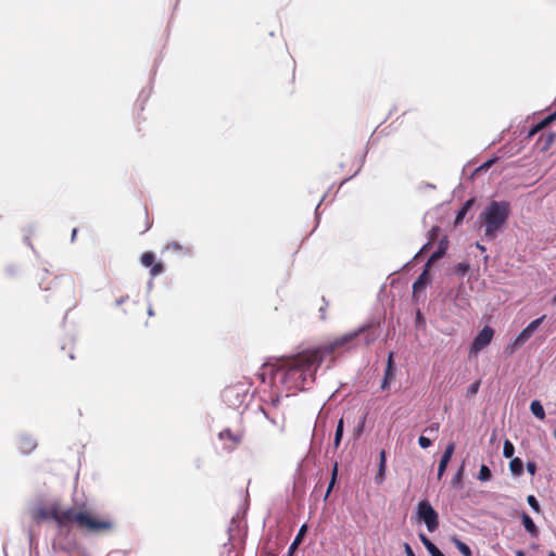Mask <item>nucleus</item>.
Masks as SVG:
<instances>
[{
  "label": "nucleus",
  "mask_w": 556,
  "mask_h": 556,
  "mask_svg": "<svg viewBox=\"0 0 556 556\" xmlns=\"http://www.w3.org/2000/svg\"><path fill=\"white\" fill-rule=\"evenodd\" d=\"M320 356L313 350H305L296 355L278 359L275 364H264L261 380L269 376L273 386L286 391L303 390L308 381H314Z\"/></svg>",
  "instance_id": "obj_1"
},
{
  "label": "nucleus",
  "mask_w": 556,
  "mask_h": 556,
  "mask_svg": "<svg viewBox=\"0 0 556 556\" xmlns=\"http://www.w3.org/2000/svg\"><path fill=\"white\" fill-rule=\"evenodd\" d=\"M34 519L37 521L53 520L61 529L76 526L77 529L88 533H104L114 528V522L110 517L94 514L86 505L66 509L59 505L39 507L34 511Z\"/></svg>",
  "instance_id": "obj_2"
},
{
  "label": "nucleus",
  "mask_w": 556,
  "mask_h": 556,
  "mask_svg": "<svg viewBox=\"0 0 556 556\" xmlns=\"http://www.w3.org/2000/svg\"><path fill=\"white\" fill-rule=\"evenodd\" d=\"M510 205L506 201H492L480 215L484 222V236L488 239H494L497 231L505 225L509 217Z\"/></svg>",
  "instance_id": "obj_3"
},
{
  "label": "nucleus",
  "mask_w": 556,
  "mask_h": 556,
  "mask_svg": "<svg viewBox=\"0 0 556 556\" xmlns=\"http://www.w3.org/2000/svg\"><path fill=\"white\" fill-rule=\"evenodd\" d=\"M363 331H364V328H359L352 332L342 334V336L333 339L332 341L325 343L320 346H317L315 349H312V350L314 351V353H316L317 355L320 356V363H323L325 356L334 353L338 349L346 346L354 339H356Z\"/></svg>",
  "instance_id": "obj_4"
},
{
  "label": "nucleus",
  "mask_w": 556,
  "mask_h": 556,
  "mask_svg": "<svg viewBox=\"0 0 556 556\" xmlns=\"http://www.w3.org/2000/svg\"><path fill=\"white\" fill-rule=\"evenodd\" d=\"M417 514L420 520H422L428 531L433 532L439 527V516L433 509L431 504L424 500L418 503Z\"/></svg>",
  "instance_id": "obj_5"
},
{
  "label": "nucleus",
  "mask_w": 556,
  "mask_h": 556,
  "mask_svg": "<svg viewBox=\"0 0 556 556\" xmlns=\"http://www.w3.org/2000/svg\"><path fill=\"white\" fill-rule=\"evenodd\" d=\"M494 336V330L485 326L472 340L470 344V354H478L481 350H483L485 346H488Z\"/></svg>",
  "instance_id": "obj_6"
},
{
  "label": "nucleus",
  "mask_w": 556,
  "mask_h": 556,
  "mask_svg": "<svg viewBox=\"0 0 556 556\" xmlns=\"http://www.w3.org/2000/svg\"><path fill=\"white\" fill-rule=\"evenodd\" d=\"M140 262L142 266L150 268L151 277H156L163 273L164 266L161 262H156L155 254L153 252H144L141 255Z\"/></svg>",
  "instance_id": "obj_7"
},
{
  "label": "nucleus",
  "mask_w": 556,
  "mask_h": 556,
  "mask_svg": "<svg viewBox=\"0 0 556 556\" xmlns=\"http://www.w3.org/2000/svg\"><path fill=\"white\" fill-rule=\"evenodd\" d=\"M219 439L223 441H227L228 444L226 447L228 450H233L237 445L240 444L242 435L240 433H233L230 429H225L219 432Z\"/></svg>",
  "instance_id": "obj_8"
},
{
  "label": "nucleus",
  "mask_w": 556,
  "mask_h": 556,
  "mask_svg": "<svg viewBox=\"0 0 556 556\" xmlns=\"http://www.w3.org/2000/svg\"><path fill=\"white\" fill-rule=\"evenodd\" d=\"M393 377H394L393 353H390L389 357H388L387 368L384 370V377H383V380L381 383L382 390H386L389 388L390 382L393 379Z\"/></svg>",
  "instance_id": "obj_9"
},
{
  "label": "nucleus",
  "mask_w": 556,
  "mask_h": 556,
  "mask_svg": "<svg viewBox=\"0 0 556 556\" xmlns=\"http://www.w3.org/2000/svg\"><path fill=\"white\" fill-rule=\"evenodd\" d=\"M521 521H522V525H523L526 531L532 538L536 539L539 536V534H540V531H539L538 527L535 526L534 521L532 520V518L527 513H522L521 514Z\"/></svg>",
  "instance_id": "obj_10"
},
{
  "label": "nucleus",
  "mask_w": 556,
  "mask_h": 556,
  "mask_svg": "<svg viewBox=\"0 0 556 556\" xmlns=\"http://www.w3.org/2000/svg\"><path fill=\"white\" fill-rule=\"evenodd\" d=\"M307 531V525H303L296 536L294 538L293 542L291 543V545L289 546V549H288V556H293V554L295 553V551L298 549L299 545L302 543L303 541V538L305 535Z\"/></svg>",
  "instance_id": "obj_11"
},
{
  "label": "nucleus",
  "mask_w": 556,
  "mask_h": 556,
  "mask_svg": "<svg viewBox=\"0 0 556 556\" xmlns=\"http://www.w3.org/2000/svg\"><path fill=\"white\" fill-rule=\"evenodd\" d=\"M555 139H556L555 132L549 131L546 134H542L539 138L538 144L540 146V149L542 151H547L554 143Z\"/></svg>",
  "instance_id": "obj_12"
},
{
  "label": "nucleus",
  "mask_w": 556,
  "mask_h": 556,
  "mask_svg": "<svg viewBox=\"0 0 556 556\" xmlns=\"http://www.w3.org/2000/svg\"><path fill=\"white\" fill-rule=\"evenodd\" d=\"M36 446V441L30 437H22L18 441V447L23 453H30Z\"/></svg>",
  "instance_id": "obj_13"
},
{
  "label": "nucleus",
  "mask_w": 556,
  "mask_h": 556,
  "mask_svg": "<svg viewBox=\"0 0 556 556\" xmlns=\"http://www.w3.org/2000/svg\"><path fill=\"white\" fill-rule=\"evenodd\" d=\"M419 538L431 556H444L443 553L425 534L421 533Z\"/></svg>",
  "instance_id": "obj_14"
},
{
  "label": "nucleus",
  "mask_w": 556,
  "mask_h": 556,
  "mask_svg": "<svg viewBox=\"0 0 556 556\" xmlns=\"http://www.w3.org/2000/svg\"><path fill=\"white\" fill-rule=\"evenodd\" d=\"M475 203V199H469L465 202L463 207L458 211L456 218H455V225H458L463 222L464 217L466 216L467 212L471 208L472 204Z\"/></svg>",
  "instance_id": "obj_15"
},
{
  "label": "nucleus",
  "mask_w": 556,
  "mask_h": 556,
  "mask_svg": "<svg viewBox=\"0 0 556 556\" xmlns=\"http://www.w3.org/2000/svg\"><path fill=\"white\" fill-rule=\"evenodd\" d=\"M530 410L536 418L541 420L545 418V412L540 401H532L530 404Z\"/></svg>",
  "instance_id": "obj_16"
},
{
  "label": "nucleus",
  "mask_w": 556,
  "mask_h": 556,
  "mask_svg": "<svg viewBox=\"0 0 556 556\" xmlns=\"http://www.w3.org/2000/svg\"><path fill=\"white\" fill-rule=\"evenodd\" d=\"M509 469L514 476H520L523 471V463L519 457L511 458Z\"/></svg>",
  "instance_id": "obj_17"
},
{
  "label": "nucleus",
  "mask_w": 556,
  "mask_h": 556,
  "mask_svg": "<svg viewBox=\"0 0 556 556\" xmlns=\"http://www.w3.org/2000/svg\"><path fill=\"white\" fill-rule=\"evenodd\" d=\"M343 429H344V422H343V419L341 418L338 421L337 429H336V434H334L333 444H334L336 448H338L340 443H341L342 435H343Z\"/></svg>",
  "instance_id": "obj_18"
},
{
  "label": "nucleus",
  "mask_w": 556,
  "mask_h": 556,
  "mask_svg": "<svg viewBox=\"0 0 556 556\" xmlns=\"http://www.w3.org/2000/svg\"><path fill=\"white\" fill-rule=\"evenodd\" d=\"M453 543L464 556H472L470 547L459 539H453Z\"/></svg>",
  "instance_id": "obj_19"
},
{
  "label": "nucleus",
  "mask_w": 556,
  "mask_h": 556,
  "mask_svg": "<svg viewBox=\"0 0 556 556\" xmlns=\"http://www.w3.org/2000/svg\"><path fill=\"white\" fill-rule=\"evenodd\" d=\"M532 332L525 328L515 339L514 344L517 346L522 345L526 341H528L532 337Z\"/></svg>",
  "instance_id": "obj_20"
},
{
  "label": "nucleus",
  "mask_w": 556,
  "mask_h": 556,
  "mask_svg": "<svg viewBox=\"0 0 556 556\" xmlns=\"http://www.w3.org/2000/svg\"><path fill=\"white\" fill-rule=\"evenodd\" d=\"M463 478H464V466L457 470L452 479V485L454 488L460 489L463 486Z\"/></svg>",
  "instance_id": "obj_21"
},
{
  "label": "nucleus",
  "mask_w": 556,
  "mask_h": 556,
  "mask_svg": "<svg viewBox=\"0 0 556 556\" xmlns=\"http://www.w3.org/2000/svg\"><path fill=\"white\" fill-rule=\"evenodd\" d=\"M426 280H427V270H425L419 277L418 279L414 282L413 285V290L414 292H418L420 289H424L425 286H426Z\"/></svg>",
  "instance_id": "obj_22"
},
{
  "label": "nucleus",
  "mask_w": 556,
  "mask_h": 556,
  "mask_svg": "<svg viewBox=\"0 0 556 556\" xmlns=\"http://www.w3.org/2000/svg\"><path fill=\"white\" fill-rule=\"evenodd\" d=\"M166 250H172V251H182V252H190V249L188 247H184L181 245L179 242L177 241H173V242H168L165 247Z\"/></svg>",
  "instance_id": "obj_23"
},
{
  "label": "nucleus",
  "mask_w": 556,
  "mask_h": 556,
  "mask_svg": "<svg viewBox=\"0 0 556 556\" xmlns=\"http://www.w3.org/2000/svg\"><path fill=\"white\" fill-rule=\"evenodd\" d=\"M515 452L514 444L509 440H505L504 446H503V455L506 458H513Z\"/></svg>",
  "instance_id": "obj_24"
},
{
  "label": "nucleus",
  "mask_w": 556,
  "mask_h": 556,
  "mask_svg": "<svg viewBox=\"0 0 556 556\" xmlns=\"http://www.w3.org/2000/svg\"><path fill=\"white\" fill-rule=\"evenodd\" d=\"M450 460H451L450 458H447L443 455L441 456V459L439 463V468H438V479L439 480L443 477Z\"/></svg>",
  "instance_id": "obj_25"
},
{
  "label": "nucleus",
  "mask_w": 556,
  "mask_h": 556,
  "mask_svg": "<svg viewBox=\"0 0 556 556\" xmlns=\"http://www.w3.org/2000/svg\"><path fill=\"white\" fill-rule=\"evenodd\" d=\"M470 269V265L466 262H462L455 265L456 275L464 277Z\"/></svg>",
  "instance_id": "obj_26"
},
{
  "label": "nucleus",
  "mask_w": 556,
  "mask_h": 556,
  "mask_svg": "<svg viewBox=\"0 0 556 556\" xmlns=\"http://www.w3.org/2000/svg\"><path fill=\"white\" fill-rule=\"evenodd\" d=\"M492 477V472L486 465H482L479 470L478 479L481 481H488Z\"/></svg>",
  "instance_id": "obj_27"
},
{
  "label": "nucleus",
  "mask_w": 556,
  "mask_h": 556,
  "mask_svg": "<svg viewBox=\"0 0 556 556\" xmlns=\"http://www.w3.org/2000/svg\"><path fill=\"white\" fill-rule=\"evenodd\" d=\"M337 475H338V465L334 464L333 469H332V473H331V480H330V483L328 485V489H327V492H326V495H325V500L329 496V494L331 493V491L333 489V485H334L336 480H337Z\"/></svg>",
  "instance_id": "obj_28"
},
{
  "label": "nucleus",
  "mask_w": 556,
  "mask_h": 556,
  "mask_svg": "<svg viewBox=\"0 0 556 556\" xmlns=\"http://www.w3.org/2000/svg\"><path fill=\"white\" fill-rule=\"evenodd\" d=\"M480 384H481L480 380H477L473 383H471L467 389L466 396L469 399L473 397L478 393Z\"/></svg>",
  "instance_id": "obj_29"
},
{
  "label": "nucleus",
  "mask_w": 556,
  "mask_h": 556,
  "mask_svg": "<svg viewBox=\"0 0 556 556\" xmlns=\"http://www.w3.org/2000/svg\"><path fill=\"white\" fill-rule=\"evenodd\" d=\"M545 315L532 320L526 328L531 331L532 333H534V331L540 327V325L543 323V320L545 319Z\"/></svg>",
  "instance_id": "obj_30"
},
{
  "label": "nucleus",
  "mask_w": 556,
  "mask_h": 556,
  "mask_svg": "<svg viewBox=\"0 0 556 556\" xmlns=\"http://www.w3.org/2000/svg\"><path fill=\"white\" fill-rule=\"evenodd\" d=\"M527 502L529 504V506L535 511V513H540L541 511V507H540V504L538 502V500L535 498L534 495H528L527 497Z\"/></svg>",
  "instance_id": "obj_31"
},
{
  "label": "nucleus",
  "mask_w": 556,
  "mask_h": 556,
  "mask_svg": "<svg viewBox=\"0 0 556 556\" xmlns=\"http://www.w3.org/2000/svg\"><path fill=\"white\" fill-rule=\"evenodd\" d=\"M386 468L387 467H379L378 472L376 473L375 477V481L377 484H381L384 481Z\"/></svg>",
  "instance_id": "obj_32"
},
{
  "label": "nucleus",
  "mask_w": 556,
  "mask_h": 556,
  "mask_svg": "<svg viewBox=\"0 0 556 556\" xmlns=\"http://www.w3.org/2000/svg\"><path fill=\"white\" fill-rule=\"evenodd\" d=\"M542 129H544V126L540 123H538L536 125H534L528 132V136L527 138L528 139H531L534 135H536L538 132H540Z\"/></svg>",
  "instance_id": "obj_33"
},
{
  "label": "nucleus",
  "mask_w": 556,
  "mask_h": 556,
  "mask_svg": "<svg viewBox=\"0 0 556 556\" xmlns=\"http://www.w3.org/2000/svg\"><path fill=\"white\" fill-rule=\"evenodd\" d=\"M454 451H455V443L454 442H451L447 444V446L445 447V451L443 453V456L447 457V458H452L453 454H454Z\"/></svg>",
  "instance_id": "obj_34"
},
{
  "label": "nucleus",
  "mask_w": 556,
  "mask_h": 556,
  "mask_svg": "<svg viewBox=\"0 0 556 556\" xmlns=\"http://www.w3.org/2000/svg\"><path fill=\"white\" fill-rule=\"evenodd\" d=\"M554 121H556V111L548 116H546L544 119L541 121V124L545 127H547L549 124H552Z\"/></svg>",
  "instance_id": "obj_35"
},
{
  "label": "nucleus",
  "mask_w": 556,
  "mask_h": 556,
  "mask_svg": "<svg viewBox=\"0 0 556 556\" xmlns=\"http://www.w3.org/2000/svg\"><path fill=\"white\" fill-rule=\"evenodd\" d=\"M418 443H419L420 447H422V448H428L432 444L431 440L429 438L424 437V435L419 437Z\"/></svg>",
  "instance_id": "obj_36"
},
{
  "label": "nucleus",
  "mask_w": 556,
  "mask_h": 556,
  "mask_svg": "<svg viewBox=\"0 0 556 556\" xmlns=\"http://www.w3.org/2000/svg\"><path fill=\"white\" fill-rule=\"evenodd\" d=\"M379 467H387V454L384 450H382L379 455Z\"/></svg>",
  "instance_id": "obj_37"
},
{
  "label": "nucleus",
  "mask_w": 556,
  "mask_h": 556,
  "mask_svg": "<svg viewBox=\"0 0 556 556\" xmlns=\"http://www.w3.org/2000/svg\"><path fill=\"white\" fill-rule=\"evenodd\" d=\"M527 470L530 475H535L536 472V464L534 462H528L527 463Z\"/></svg>",
  "instance_id": "obj_38"
},
{
  "label": "nucleus",
  "mask_w": 556,
  "mask_h": 556,
  "mask_svg": "<svg viewBox=\"0 0 556 556\" xmlns=\"http://www.w3.org/2000/svg\"><path fill=\"white\" fill-rule=\"evenodd\" d=\"M143 216H144V219H146V224H144L143 228L140 230V232H146L151 227V223L149 222L148 212L146 210L143 212Z\"/></svg>",
  "instance_id": "obj_39"
},
{
  "label": "nucleus",
  "mask_w": 556,
  "mask_h": 556,
  "mask_svg": "<svg viewBox=\"0 0 556 556\" xmlns=\"http://www.w3.org/2000/svg\"><path fill=\"white\" fill-rule=\"evenodd\" d=\"M443 253H444V250L443 249H439L437 252H434L431 255L429 262L440 258L443 255Z\"/></svg>",
  "instance_id": "obj_40"
},
{
  "label": "nucleus",
  "mask_w": 556,
  "mask_h": 556,
  "mask_svg": "<svg viewBox=\"0 0 556 556\" xmlns=\"http://www.w3.org/2000/svg\"><path fill=\"white\" fill-rule=\"evenodd\" d=\"M404 549L406 556H415V553L408 543H404Z\"/></svg>",
  "instance_id": "obj_41"
},
{
  "label": "nucleus",
  "mask_w": 556,
  "mask_h": 556,
  "mask_svg": "<svg viewBox=\"0 0 556 556\" xmlns=\"http://www.w3.org/2000/svg\"><path fill=\"white\" fill-rule=\"evenodd\" d=\"M124 302H129V296L128 295L116 300V305L121 306Z\"/></svg>",
  "instance_id": "obj_42"
},
{
  "label": "nucleus",
  "mask_w": 556,
  "mask_h": 556,
  "mask_svg": "<svg viewBox=\"0 0 556 556\" xmlns=\"http://www.w3.org/2000/svg\"><path fill=\"white\" fill-rule=\"evenodd\" d=\"M494 163V160H489L488 162H485L481 167L480 169H486L489 167H491V165Z\"/></svg>",
  "instance_id": "obj_43"
},
{
  "label": "nucleus",
  "mask_w": 556,
  "mask_h": 556,
  "mask_svg": "<svg viewBox=\"0 0 556 556\" xmlns=\"http://www.w3.org/2000/svg\"><path fill=\"white\" fill-rule=\"evenodd\" d=\"M427 430L438 431L439 430V424H432Z\"/></svg>",
  "instance_id": "obj_44"
},
{
  "label": "nucleus",
  "mask_w": 556,
  "mask_h": 556,
  "mask_svg": "<svg viewBox=\"0 0 556 556\" xmlns=\"http://www.w3.org/2000/svg\"><path fill=\"white\" fill-rule=\"evenodd\" d=\"M516 556H526V553L521 549L516 552Z\"/></svg>",
  "instance_id": "obj_45"
},
{
  "label": "nucleus",
  "mask_w": 556,
  "mask_h": 556,
  "mask_svg": "<svg viewBox=\"0 0 556 556\" xmlns=\"http://www.w3.org/2000/svg\"><path fill=\"white\" fill-rule=\"evenodd\" d=\"M477 248L482 252L485 251V248L479 243H477Z\"/></svg>",
  "instance_id": "obj_46"
},
{
  "label": "nucleus",
  "mask_w": 556,
  "mask_h": 556,
  "mask_svg": "<svg viewBox=\"0 0 556 556\" xmlns=\"http://www.w3.org/2000/svg\"><path fill=\"white\" fill-rule=\"evenodd\" d=\"M76 233H77V229H73V232H72V239H74V238H75Z\"/></svg>",
  "instance_id": "obj_47"
},
{
  "label": "nucleus",
  "mask_w": 556,
  "mask_h": 556,
  "mask_svg": "<svg viewBox=\"0 0 556 556\" xmlns=\"http://www.w3.org/2000/svg\"><path fill=\"white\" fill-rule=\"evenodd\" d=\"M320 312H321V314H324L325 308L320 307ZM321 318H323V319H325V316H324V315H321Z\"/></svg>",
  "instance_id": "obj_48"
},
{
  "label": "nucleus",
  "mask_w": 556,
  "mask_h": 556,
  "mask_svg": "<svg viewBox=\"0 0 556 556\" xmlns=\"http://www.w3.org/2000/svg\"><path fill=\"white\" fill-rule=\"evenodd\" d=\"M278 402H279V399L277 397L276 400H274V401H273V404H274V405H277V404H278Z\"/></svg>",
  "instance_id": "obj_49"
},
{
  "label": "nucleus",
  "mask_w": 556,
  "mask_h": 556,
  "mask_svg": "<svg viewBox=\"0 0 556 556\" xmlns=\"http://www.w3.org/2000/svg\"><path fill=\"white\" fill-rule=\"evenodd\" d=\"M547 556H556V554L553 551H551Z\"/></svg>",
  "instance_id": "obj_50"
},
{
  "label": "nucleus",
  "mask_w": 556,
  "mask_h": 556,
  "mask_svg": "<svg viewBox=\"0 0 556 556\" xmlns=\"http://www.w3.org/2000/svg\"><path fill=\"white\" fill-rule=\"evenodd\" d=\"M553 303H556V294L553 298Z\"/></svg>",
  "instance_id": "obj_51"
}]
</instances>
